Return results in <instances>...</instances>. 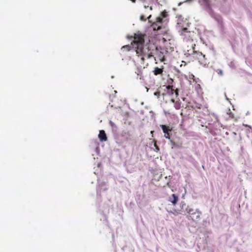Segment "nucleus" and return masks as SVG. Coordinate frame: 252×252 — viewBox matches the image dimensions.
Wrapping results in <instances>:
<instances>
[{
    "label": "nucleus",
    "instance_id": "9d476101",
    "mask_svg": "<svg viewBox=\"0 0 252 252\" xmlns=\"http://www.w3.org/2000/svg\"><path fill=\"white\" fill-rule=\"evenodd\" d=\"M131 49V46L129 45L123 46L121 48V50L123 51H129Z\"/></svg>",
    "mask_w": 252,
    "mask_h": 252
},
{
    "label": "nucleus",
    "instance_id": "423d86ee",
    "mask_svg": "<svg viewBox=\"0 0 252 252\" xmlns=\"http://www.w3.org/2000/svg\"><path fill=\"white\" fill-rule=\"evenodd\" d=\"M168 200L172 203L173 205L175 206L177 203L178 197L175 194H172L171 197H170Z\"/></svg>",
    "mask_w": 252,
    "mask_h": 252
},
{
    "label": "nucleus",
    "instance_id": "0eeeda50",
    "mask_svg": "<svg viewBox=\"0 0 252 252\" xmlns=\"http://www.w3.org/2000/svg\"><path fill=\"white\" fill-rule=\"evenodd\" d=\"M163 71V67L162 68H158V67H156L155 68L153 72L154 75H158L162 74V72Z\"/></svg>",
    "mask_w": 252,
    "mask_h": 252
},
{
    "label": "nucleus",
    "instance_id": "4be33fe9",
    "mask_svg": "<svg viewBox=\"0 0 252 252\" xmlns=\"http://www.w3.org/2000/svg\"><path fill=\"white\" fill-rule=\"evenodd\" d=\"M192 109H194L195 107L193 106H191Z\"/></svg>",
    "mask_w": 252,
    "mask_h": 252
},
{
    "label": "nucleus",
    "instance_id": "dca6fc26",
    "mask_svg": "<svg viewBox=\"0 0 252 252\" xmlns=\"http://www.w3.org/2000/svg\"><path fill=\"white\" fill-rule=\"evenodd\" d=\"M216 72H217V73H218L219 75H220V76H221V75H222V74H223V72H222V70H221V69H217V70H216Z\"/></svg>",
    "mask_w": 252,
    "mask_h": 252
},
{
    "label": "nucleus",
    "instance_id": "aec40b11",
    "mask_svg": "<svg viewBox=\"0 0 252 252\" xmlns=\"http://www.w3.org/2000/svg\"><path fill=\"white\" fill-rule=\"evenodd\" d=\"M144 7L145 8H147V7H149V6H146V5H144Z\"/></svg>",
    "mask_w": 252,
    "mask_h": 252
},
{
    "label": "nucleus",
    "instance_id": "412c9836",
    "mask_svg": "<svg viewBox=\"0 0 252 252\" xmlns=\"http://www.w3.org/2000/svg\"><path fill=\"white\" fill-rule=\"evenodd\" d=\"M150 10H152V6H150Z\"/></svg>",
    "mask_w": 252,
    "mask_h": 252
},
{
    "label": "nucleus",
    "instance_id": "f03ea898",
    "mask_svg": "<svg viewBox=\"0 0 252 252\" xmlns=\"http://www.w3.org/2000/svg\"><path fill=\"white\" fill-rule=\"evenodd\" d=\"M180 210H175L174 212L176 214H181V211L185 209V212L187 213L185 215H187V218L189 220H191L193 221L198 220L200 217L201 212L198 210H194L189 206H187L184 202H181L180 203Z\"/></svg>",
    "mask_w": 252,
    "mask_h": 252
},
{
    "label": "nucleus",
    "instance_id": "20e7f679",
    "mask_svg": "<svg viewBox=\"0 0 252 252\" xmlns=\"http://www.w3.org/2000/svg\"><path fill=\"white\" fill-rule=\"evenodd\" d=\"M161 128H162L163 132L164 133V137L166 138L170 139V136L169 134V132L172 130V128H170L169 126H167L165 125H161L160 126Z\"/></svg>",
    "mask_w": 252,
    "mask_h": 252
},
{
    "label": "nucleus",
    "instance_id": "a211bd4d",
    "mask_svg": "<svg viewBox=\"0 0 252 252\" xmlns=\"http://www.w3.org/2000/svg\"><path fill=\"white\" fill-rule=\"evenodd\" d=\"M154 146L156 149V151L157 152H158L159 150V147L157 146V145L156 144V143H155V144H154Z\"/></svg>",
    "mask_w": 252,
    "mask_h": 252
},
{
    "label": "nucleus",
    "instance_id": "5701e85b",
    "mask_svg": "<svg viewBox=\"0 0 252 252\" xmlns=\"http://www.w3.org/2000/svg\"><path fill=\"white\" fill-rule=\"evenodd\" d=\"M131 1H132V2H135V0H131Z\"/></svg>",
    "mask_w": 252,
    "mask_h": 252
},
{
    "label": "nucleus",
    "instance_id": "9b49d317",
    "mask_svg": "<svg viewBox=\"0 0 252 252\" xmlns=\"http://www.w3.org/2000/svg\"><path fill=\"white\" fill-rule=\"evenodd\" d=\"M158 24L157 23H153V24L152 25V26L153 27L154 30H158L160 29L161 25H158Z\"/></svg>",
    "mask_w": 252,
    "mask_h": 252
},
{
    "label": "nucleus",
    "instance_id": "6ab92c4d",
    "mask_svg": "<svg viewBox=\"0 0 252 252\" xmlns=\"http://www.w3.org/2000/svg\"><path fill=\"white\" fill-rule=\"evenodd\" d=\"M200 106H201V105H200V104L199 105L198 104V105H196L195 107H197V108L200 109Z\"/></svg>",
    "mask_w": 252,
    "mask_h": 252
},
{
    "label": "nucleus",
    "instance_id": "7ed1b4c3",
    "mask_svg": "<svg viewBox=\"0 0 252 252\" xmlns=\"http://www.w3.org/2000/svg\"><path fill=\"white\" fill-rule=\"evenodd\" d=\"M194 58L197 59L201 64H205V56L201 52H196L194 53Z\"/></svg>",
    "mask_w": 252,
    "mask_h": 252
},
{
    "label": "nucleus",
    "instance_id": "f3484780",
    "mask_svg": "<svg viewBox=\"0 0 252 252\" xmlns=\"http://www.w3.org/2000/svg\"><path fill=\"white\" fill-rule=\"evenodd\" d=\"M160 92L157 91L154 93V95L155 96H157L158 97V98L160 96Z\"/></svg>",
    "mask_w": 252,
    "mask_h": 252
},
{
    "label": "nucleus",
    "instance_id": "6e6552de",
    "mask_svg": "<svg viewBox=\"0 0 252 252\" xmlns=\"http://www.w3.org/2000/svg\"><path fill=\"white\" fill-rule=\"evenodd\" d=\"M171 101L172 102L174 103V107L176 109L178 110L180 108L181 103L179 101H175L173 99H171Z\"/></svg>",
    "mask_w": 252,
    "mask_h": 252
},
{
    "label": "nucleus",
    "instance_id": "f8f14e48",
    "mask_svg": "<svg viewBox=\"0 0 252 252\" xmlns=\"http://www.w3.org/2000/svg\"><path fill=\"white\" fill-rule=\"evenodd\" d=\"M180 32L181 35H185L186 32H189L188 31L187 28H184L182 29Z\"/></svg>",
    "mask_w": 252,
    "mask_h": 252
},
{
    "label": "nucleus",
    "instance_id": "4468645a",
    "mask_svg": "<svg viewBox=\"0 0 252 252\" xmlns=\"http://www.w3.org/2000/svg\"><path fill=\"white\" fill-rule=\"evenodd\" d=\"M162 21V18L160 17H158L157 18L156 22L155 23H157L160 25H161Z\"/></svg>",
    "mask_w": 252,
    "mask_h": 252
},
{
    "label": "nucleus",
    "instance_id": "39448f33",
    "mask_svg": "<svg viewBox=\"0 0 252 252\" xmlns=\"http://www.w3.org/2000/svg\"><path fill=\"white\" fill-rule=\"evenodd\" d=\"M98 138L100 141H106L107 140V137L106 134L103 130H101L99 131V133L98 134Z\"/></svg>",
    "mask_w": 252,
    "mask_h": 252
},
{
    "label": "nucleus",
    "instance_id": "1a4fd4ad",
    "mask_svg": "<svg viewBox=\"0 0 252 252\" xmlns=\"http://www.w3.org/2000/svg\"><path fill=\"white\" fill-rule=\"evenodd\" d=\"M166 88L168 91H170L171 93L172 94H173L174 92H175L176 95H177L178 94L177 91H175L174 89H173L172 86H170V85L167 86H166Z\"/></svg>",
    "mask_w": 252,
    "mask_h": 252
},
{
    "label": "nucleus",
    "instance_id": "2eb2a0df",
    "mask_svg": "<svg viewBox=\"0 0 252 252\" xmlns=\"http://www.w3.org/2000/svg\"><path fill=\"white\" fill-rule=\"evenodd\" d=\"M203 1L209 6L211 4L212 0H203Z\"/></svg>",
    "mask_w": 252,
    "mask_h": 252
},
{
    "label": "nucleus",
    "instance_id": "f257e3e1",
    "mask_svg": "<svg viewBox=\"0 0 252 252\" xmlns=\"http://www.w3.org/2000/svg\"><path fill=\"white\" fill-rule=\"evenodd\" d=\"M144 42L143 34L141 33L134 34L132 45L135 48L137 56L141 57V62H144L145 57L149 59L155 55L158 58V60L160 62L164 61L163 54L158 51L155 45L150 43L144 45Z\"/></svg>",
    "mask_w": 252,
    "mask_h": 252
},
{
    "label": "nucleus",
    "instance_id": "ddd939ff",
    "mask_svg": "<svg viewBox=\"0 0 252 252\" xmlns=\"http://www.w3.org/2000/svg\"><path fill=\"white\" fill-rule=\"evenodd\" d=\"M151 17V15H149L147 18H146L144 15H141L140 16V19L142 21H146L147 19H148L149 20Z\"/></svg>",
    "mask_w": 252,
    "mask_h": 252
}]
</instances>
